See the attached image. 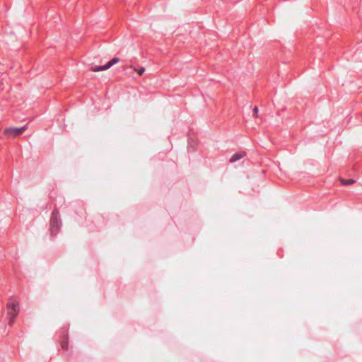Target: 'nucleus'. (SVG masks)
Segmentation results:
<instances>
[{"mask_svg": "<svg viewBox=\"0 0 362 362\" xmlns=\"http://www.w3.org/2000/svg\"><path fill=\"white\" fill-rule=\"evenodd\" d=\"M19 312V300L14 296L10 297L6 303V320L10 327L13 325Z\"/></svg>", "mask_w": 362, "mask_h": 362, "instance_id": "1", "label": "nucleus"}, {"mask_svg": "<svg viewBox=\"0 0 362 362\" xmlns=\"http://www.w3.org/2000/svg\"><path fill=\"white\" fill-rule=\"evenodd\" d=\"M252 116L255 118L257 124L259 125L262 122V119L258 115V107L257 106L252 109Z\"/></svg>", "mask_w": 362, "mask_h": 362, "instance_id": "5", "label": "nucleus"}, {"mask_svg": "<svg viewBox=\"0 0 362 362\" xmlns=\"http://www.w3.org/2000/svg\"><path fill=\"white\" fill-rule=\"evenodd\" d=\"M62 346H63V349H66V345L63 344Z\"/></svg>", "mask_w": 362, "mask_h": 362, "instance_id": "8", "label": "nucleus"}, {"mask_svg": "<svg viewBox=\"0 0 362 362\" xmlns=\"http://www.w3.org/2000/svg\"><path fill=\"white\" fill-rule=\"evenodd\" d=\"M119 62V59L118 57H114L111 60H110L106 64L103 66H95L91 68V71L93 72H99L103 71H106L109 69L112 66L118 63Z\"/></svg>", "mask_w": 362, "mask_h": 362, "instance_id": "3", "label": "nucleus"}, {"mask_svg": "<svg viewBox=\"0 0 362 362\" xmlns=\"http://www.w3.org/2000/svg\"><path fill=\"white\" fill-rule=\"evenodd\" d=\"M132 68L134 69V71L137 73L139 76H142L144 73L145 72V68L140 67V68H136L134 66H132Z\"/></svg>", "mask_w": 362, "mask_h": 362, "instance_id": "7", "label": "nucleus"}, {"mask_svg": "<svg viewBox=\"0 0 362 362\" xmlns=\"http://www.w3.org/2000/svg\"><path fill=\"white\" fill-rule=\"evenodd\" d=\"M26 129L25 127L18 128V127H5L2 129V136L6 139L16 138L23 134Z\"/></svg>", "mask_w": 362, "mask_h": 362, "instance_id": "2", "label": "nucleus"}, {"mask_svg": "<svg viewBox=\"0 0 362 362\" xmlns=\"http://www.w3.org/2000/svg\"><path fill=\"white\" fill-rule=\"evenodd\" d=\"M245 156H246V153H245V152L235 153L230 158L229 162L231 163H235Z\"/></svg>", "mask_w": 362, "mask_h": 362, "instance_id": "4", "label": "nucleus"}, {"mask_svg": "<svg viewBox=\"0 0 362 362\" xmlns=\"http://www.w3.org/2000/svg\"><path fill=\"white\" fill-rule=\"evenodd\" d=\"M340 182L343 185H351L356 182V180L354 179H343L340 178Z\"/></svg>", "mask_w": 362, "mask_h": 362, "instance_id": "6", "label": "nucleus"}]
</instances>
